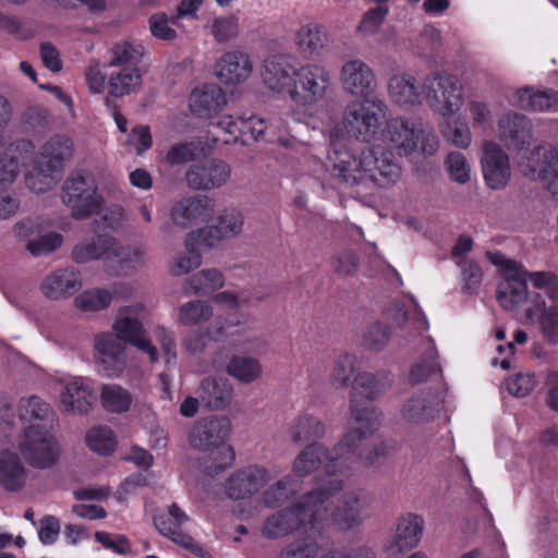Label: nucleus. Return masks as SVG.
Listing matches in <instances>:
<instances>
[{
    "mask_svg": "<svg viewBox=\"0 0 558 558\" xmlns=\"http://www.w3.org/2000/svg\"><path fill=\"white\" fill-rule=\"evenodd\" d=\"M243 226V217L236 209H226L217 219V223L197 230L205 239L214 242L235 236Z\"/></svg>",
    "mask_w": 558,
    "mask_h": 558,
    "instance_id": "f704fd0d",
    "label": "nucleus"
},
{
    "mask_svg": "<svg viewBox=\"0 0 558 558\" xmlns=\"http://www.w3.org/2000/svg\"><path fill=\"white\" fill-rule=\"evenodd\" d=\"M213 310L204 301H190L180 307V319L185 325H195L211 317Z\"/></svg>",
    "mask_w": 558,
    "mask_h": 558,
    "instance_id": "864d4df0",
    "label": "nucleus"
},
{
    "mask_svg": "<svg viewBox=\"0 0 558 558\" xmlns=\"http://www.w3.org/2000/svg\"><path fill=\"white\" fill-rule=\"evenodd\" d=\"M389 95L392 100L400 105H416L422 100L424 95L423 85L410 74L395 75L388 84Z\"/></svg>",
    "mask_w": 558,
    "mask_h": 558,
    "instance_id": "473e14b6",
    "label": "nucleus"
},
{
    "mask_svg": "<svg viewBox=\"0 0 558 558\" xmlns=\"http://www.w3.org/2000/svg\"><path fill=\"white\" fill-rule=\"evenodd\" d=\"M446 166L452 180L465 183L470 179V168L463 154L450 153L446 159Z\"/></svg>",
    "mask_w": 558,
    "mask_h": 558,
    "instance_id": "bf43d9fd",
    "label": "nucleus"
},
{
    "mask_svg": "<svg viewBox=\"0 0 558 558\" xmlns=\"http://www.w3.org/2000/svg\"><path fill=\"white\" fill-rule=\"evenodd\" d=\"M518 105L521 109L534 112H553L558 110V90L554 88L536 89L525 86L517 90Z\"/></svg>",
    "mask_w": 558,
    "mask_h": 558,
    "instance_id": "bb28decb",
    "label": "nucleus"
},
{
    "mask_svg": "<svg viewBox=\"0 0 558 558\" xmlns=\"http://www.w3.org/2000/svg\"><path fill=\"white\" fill-rule=\"evenodd\" d=\"M95 400L93 389L82 378L69 383L61 393V403L68 412L87 413Z\"/></svg>",
    "mask_w": 558,
    "mask_h": 558,
    "instance_id": "c756f323",
    "label": "nucleus"
},
{
    "mask_svg": "<svg viewBox=\"0 0 558 558\" xmlns=\"http://www.w3.org/2000/svg\"><path fill=\"white\" fill-rule=\"evenodd\" d=\"M387 14L388 8L386 5H378L376 8L369 9L364 13L357 29L365 34L375 33L383 24Z\"/></svg>",
    "mask_w": 558,
    "mask_h": 558,
    "instance_id": "0e129e2a",
    "label": "nucleus"
},
{
    "mask_svg": "<svg viewBox=\"0 0 558 558\" xmlns=\"http://www.w3.org/2000/svg\"><path fill=\"white\" fill-rule=\"evenodd\" d=\"M530 162L532 173L547 183L550 193L558 194V151L537 146L531 153Z\"/></svg>",
    "mask_w": 558,
    "mask_h": 558,
    "instance_id": "393cba45",
    "label": "nucleus"
},
{
    "mask_svg": "<svg viewBox=\"0 0 558 558\" xmlns=\"http://www.w3.org/2000/svg\"><path fill=\"white\" fill-rule=\"evenodd\" d=\"M26 482V471L15 452H0V486L7 492L21 490Z\"/></svg>",
    "mask_w": 558,
    "mask_h": 558,
    "instance_id": "7c9ffc66",
    "label": "nucleus"
},
{
    "mask_svg": "<svg viewBox=\"0 0 558 558\" xmlns=\"http://www.w3.org/2000/svg\"><path fill=\"white\" fill-rule=\"evenodd\" d=\"M447 393V386L444 390L432 392L421 391L410 397L401 407L400 413L407 423L425 424L434 421L440 413Z\"/></svg>",
    "mask_w": 558,
    "mask_h": 558,
    "instance_id": "ddd939ff",
    "label": "nucleus"
},
{
    "mask_svg": "<svg viewBox=\"0 0 558 558\" xmlns=\"http://www.w3.org/2000/svg\"><path fill=\"white\" fill-rule=\"evenodd\" d=\"M71 257L78 264L104 259L110 276H126L142 262L141 252L120 245L107 233H99L90 242L75 245Z\"/></svg>",
    "mask_w": 558,
    "mask_h": 558,
    "instance_id": "423d86ee",
    "label": "nucleus"
},
{
    "mask_svg": "<svg viewBox=\"0 0 558 558\" xmlns=\"http://www.w3.org/2000/svg\"><path fill=\"white\" fill-rule=\"evenodd\" d=\"M126 351H96L97 371L105 377H118L126 366Z\"/></svg>",
    "mask_w": 558,
    "mask_h": 558,
    "instance_id": "de8ad7c7",
    "label": "nucleus"
},
{
    "mask_svg": "<svg viewBox=\"0 0 558 558\" xmlns=\"http://www.w3.org/2000/svg\"><path fill=\"white\" fill-rule=\"evenodd\" d=\"M95 539L106 549H110L119 555H128L131 553V543L124 535L112 536L108 532L98 531L95 533Z\"/></svg>",
    "mask_w": 558,
    "mask_h": 558,
    "instance_id": "680f3d73",
    "label": "nucleus"
},
{
    "mask_svg": "<svg viewBox=\"0 0 558 558\" xmlns=\"http://www.w3.org/2000/svg\"><path fill=\"white\" fill-rule=\"evenodd\" d=\"M392 384L388 373L360 374L352 386L350 412L357 424L338 442L333 454L320 446H310L302 450L294 460L293 470L296 475L305 476L314 471H323L327 475L339 472L352 474L355 464L365 468L378 466L388 454L385 441L369 445V438L380 427L381 412L374 405L362 407L360 400L374 401Z\"/></svg>",
    "mask_w": 558,
    "mask_h": 558,
    "instance_id": "f257e3e1",
    "label": "nucleus"
},
{
    "mask_svg": "<svg viewBox=\"0 0 558 558\" xmlns=\"http://www.w3.org/2000/svg\"><path fill=\"white\" fill-rule=\"evenodd\" d=\"M490 264L500 267L502 281L498 284L496 298L506 310L513 312L523 324L538 322L544 338L550 344L558 343V292H530L514 260L500 252L490 253Z\"/></svg>",
    "mask_w": 558,
    "mask_h": 558,
    "instance_id": "7ed1b4c3",
    "label": "nucleus"
},
{
    "mask_svg": "<svg viewBox=\"0 0 558 558\" xmlns=\"http://www.w3.org/2000/svg\"><path fill=\"white\" fill-rule=\"evenodd\" d=\"M332 523L318 525L315 532L304 533L305 537L299 538L287 545L280 555V558H316L319 550L328 547L330 537L328 529Z\"/></svg>",
    "mask_w": 558,
    "mask_h": 558,
    "instance_id": "4be33fe9",
    "label": "nucleus"
},
{
    "mask_svg": "<svg viewBox=\"0 0 558 558\" xmlns=\"http://www.w3.org/2000/svg\"><path fill=\"white\" fill-rule=\"evenodd\" d=\"M63 236L57 232H49L40 236L37 241H31L27 243V250L34 256H40L49 254L61 246Z\"/></svg>",
    "mask_w": 558,
    "mask_h": 558,
    "instance_id": "13d9d810",
    "label": "nucleus"
},
{
    "mask_svg": "<svg viewBox=\"0 0 558 558\" xmlns=\"http://www.w3.org/2000/svg\"><path fill=\"white\" fill-rule=\"evenodd\" d=\"M214 301L222 307L223 311L227 312V317L223 322L220 320V317L216 320L217 329L216 335L217 339L228 336H233L234 331L229 330L232 327H235L240 324V317L238 314L239 311V300L235 294L231 292H219L215 295Z\"/></svg>",
    "mask_w": 558,
    "mask_h": 558,
    "instance_id": "e433bc0d",
    "label": "nucleus"
},
{
    "mask_svg": "<svg viewBox=\"0 0 558 558\" xmlns=\"http://www.w3.org/2000/svg\"><path fill=\"white\" fill-rule=\"evenodd\" d=\"M413 313L410 315L404 304L396 302L391 304L390 307L388 308V316L399 327L410 320L416 330L421 332L427 331L429 325L425 314L418 307V304L415 301H413Z\"/></svg>",
    "mask_w": 558,
    "mask_h": 558,
    "instance_id": "c03bdc74",
    "label": "nucleus"
},
{
    "mask_svg": "<svg viewBox=\"0 0 558 558\" xmlns=\"http://www.w3.org/2000/svg\"><path fill=\"white\" fill-rule=\"evenodd\" d=\"M73 143L64 135H54L47 141L37 157V166L50 175H61L64 161L72 156Z\"/></svg>",
    "mask_w": 558,
    "mask_h": 558,
    "instance_id": "a211bd4d",
    "label": "nucleus"
},
{
    "mask_svg": "<svg viewBox=\"0 0 558 558\" xmlns=\"http://www.w3.org/2000/svg\"><path fill=\"white\" fill-rule=\"evenodd\" d=\"M357 368V359L353 352L345 351L341 354L333 369L335 380L341 386H347Z\"/></svg>",
    "mask_w": 558,
    "mask_h": 558,
    "instance_id": "5fc2aeb1",
    "label": "nucleus"
},
{
    "mask_svg": "<svg viewBox=\"0 0 558 558\" xmlns=\"http://www.w3.org/2000/svg\"><path fill=\"white\" fill-rule=\"evenodd\" d=\"M62 202L71 209L76 220L98 214L105 198L98 191L94 174L81 169L69 175L62 186Z\"/></svg>",
    "mask_w": 558,
    "mask_h": 558,
    "instance_id": "6e6552de",
    "label": "nucleus"
},
{
    "mask_svg": "<svg viewBox=\"0 0 558 558\" xmlns=\"http://www.w3.org/2000/svg\"><path fill=\"white\" fill-rule=\"evenodd\" d=\"M34 145L28 140H20L11 144L8 150L0 156V189L11 184L20 172V160L12 155L13 151H33Z\"/></svg>",
    "mask_w": 558,
    "mask_h": 558,
    "instance_id": "58836bf2",
    "label": "nucleus"
},
{
    "mask_svg": "<svg viewBox=\"0 0 558 558\" xmlns=\"http://www.w3.org/2000/svg\"><path fill=\"white\" fill-rule=\"evenodd\" d=\"M213 202L207 196L185 197L178 202V210L190 213L193 221H205L213 214Z\"/></svg>",
    "mask_w": 558,
    "mask_h": 558,
    "instance_id": "3c124183",
    "label": "nucleus"
},
{
    "mask_svg": "<svg viewBox=\"0 0 558 558\" xmlns=\"http://www.w3.org/2000/svg\"><path fill=\"white\" fill-rule=\"evenodd\" d=\"M227 372L239 381L250 384L259 377L262 367L253 357L235 356L229 362Z\"/></svg>",
    "mask_w": 558,
    "mask_h": 558,
    "instance_id": "09e8293b",
    "label": "nucleus"
},
{
    "mask_svg": "<svg viewBox=\"0 0 558 558\" xmlns=\"http://www.w3.org/2000/svg\"><path fill=\"white\" fill-rule=\"evenodd\" d=\"M142 76L137 66L122 68L121 71L112 73L109 77V96L121 97L130 94L141 85Z\"/></svg>",
    "mask_w": 558,
    "mask_h": 558,
    "instance_id": "a19ab883",
    "label": "nucleus"
},
{
    "mask_svg": "<svg viewBox=\"0 0 558 558\" xmlns=\"http://www.w3.org/2000/svg\"><path fill=\"white\" fill-rule=\"evenodd\" d=\"M501 136L512 145L523 148L531 137V122L522 113L508 112L499 120Z\"/></svg>",
    "mask_w": 558,
    "mask_h": 558,
    "instance_id": "72a5a7b5",
    "label": "nucleus"
},
{
    "mask_svg": "<svg viewBox=\"0 0 558 558\" xmlns=\"http://www.w3.org/2000/svg\"><path fill=\"white\" fill-rule=\"evenodd\" d=\"M441 134L453 145L460 148H466L471 143V132L466 122L450 118L441 125Z\"/></svg>",
    "mask_w": 558,
    "mask_h": 558,
    "instance_id": "603ef678",
    "label": "nucleus"
},
{
    "mask_svg": "<svg viewBox=\"0 0 558 558\" xmlns=\"http://www.w3.org/2000/svg\"><path fill=\"white\" fill-rule=\"evenodd\" d=\"M251 72L250 57L242 51L226 52L216 65L217 77L226 85H235L245 81Z\"/></svg>",
    "mask_w": 558,
    "mask_h": 558,
    "instance_id": "a878e982",
    "label": "nucleus"
},
{
    "mask_svg": "<svg viewBox=\"0 0 558 558\" xmlns=\"http://www.w3.org/2000/svg\"><path fill=\"white\" fill-rule=\"evenodd\" d=\"M291 480L289 477H284L279 480L275 485L270 486L263 496V500L268 507H276L278 504L282 502L288 498L289 495V485Z\"/></svg>",
    "mask_w": 558,
    "mask_h": 558,
    "instance_id": "774afa93",
    "label": "nucleus"
},
{
    "mask_svg": "<svg viewBox=\"0 0 558 558\" xmlns=\"http://www.w3.org/2000/svg\"><path fill=\"white\" fill-rule=\"evenodd\" d=\"M535 378L529 373H518L506 379L507 390L514 397H525L535 387Z\"/></svg>",
    "mask_w": 558,
    "mask_h": 558,
    "instance_id": "052dcab7",
    "label": "nucleus"
},
{
    "mask_svg": "<svg viewBox=\"0 0 558 558\" xmlns=\"http://www.w3.org/2000/svg\"><path fill=\"white\" fill-rule=\"evenodd\" d=\"M385 109V102L379 99L351 101L343 112L347 133L362 142L372 141L378 132Z\"/></svg>",
    "mask_w": 558,
    "mask_h": 558,
    "instance_id": "9d476101",
    "label": "nucleus"
},
{
    "mask_svg": "<svg viewBox=\"0 0 558 558\" xmlns=\"http://www.w3.org/2000/svg\"><path fill=\"white\" fill-rule=\"evenodd\" d=\"M82 287L81 274L74 268L58 269L44 279L40 290L50 300L73 295Z\"/></svg>",
    "mask_w": 558,
    "mask_h": 558,
    "instance_id": "b1692460",
    "label": "nucleus"
},
{
    "mask_svg": "<svg viewBox=\"0 0 558 558\" xmlns=\"http://www.w3.org/2000/svg\"><path fill=\"white\" fill-rule=\"evenodd\" d=\"M140 59L138 51L132 44L125 41L117 44L112 48V59L110 64L114 66L134 68L137 65Z\"/></svg>",
    "mask_w": 558,
    "mask_h": 558,
    "instance_id": "6e6d98bb",
    "label": "nucleus"
},
{
    "mask_svg": "<svg viewBox=\"0 0 558 558\" xmlns=\"http://www.w3.org/2000/svg\"><path fill=\"white\" fill-rule=\"evenodd\" d=\"M295 68L284 56H272L265 60L262 78L265 86L275 93H287L295 82Z\"/></svg>",
    "mask_w": 558,
    "mask_h": 558,
    "instance_id": "6ab92c4d",
    "label": "nucleus"
},
{
    "mask_svg": "<svg viewBox=\"0 0 558 558\" xmlns=\"http://www.w3.org/2000/svg\"><path fill=\"white\" fill-rule=\"evenodd\" d=\"M326 38L324 27L312 23L298 31L296 45L302 53L312 56L324 47Z\"/></svg>",
    "mask_w": 558,
    "mask_h": 558,
    "instance_id": "79ce46f5",
    "label": "nucleus"
},
{
    "mask_svg": "<svg viewBox=\"0 0 558 558\" xmlns=\"http://www.w3.org/2000/svg\"><path fill=\"white\" fill-rule=\"evenodd\" d=\"M439 378L444 387V375L439 364L438 351H430L427 356H423L410 368L409 383L412 386L425 383L429 379Z\"/></svg>",
    "mask_w": 558,
    "mask_h": 558,
    "instance_id": "4c0bfd02",
    "label": "nucleus"
},
{
    "mask_svg": "<svg viewBox=\"0 0 558 558\" xmlns=\"http://www.w3.org/2000/svg\"><path fill=\"white\" fill-rule=\"evenodd\" d=\"M325 434V426L324 424L316 417L312 415H303L298 418L295 424L290 429L291 438L294 442H306V441H313L311 446H320L323 447L328 453L333 454L336 451V447L338 444L329 450L322 444L316 442V439L322 438ZM310 447V445H308ZM307 446L305 447V449Z\"/></svg>",
    "mask_w": 558,
    "mask_h": 558,
    "instance_id": "c9c22d12",
    "label": "nucleus"
},
{
    "mask_svg": "<svg viewBox=\"0 0 558 558\" xmlns=\"http://www.w3.org/2000/svg\"><path fill=\"white\" fill-rule=\"evenodd\" d=\"M423 92L428 107L445 118H451L463 106V86L458 76L446 71L428 74Z\"/></svg>",
    "mask_w": 558,
    "mask_h": 558,
    "instance_id": "1a4fd4ad",
    "label": "nucleus"
},
{
    "mask_svg": "<svg viewBox=\"0 0 558 558\" xmlns=\"http://www.w3.org/2000/svg\"><path fill=\"white\" fill-rule=\"evenodd\" d=\"M128 313H130L129 306H124L120 310V316L112 327L116 338L136 349H156L146 339L143 324L137 318L122 316Z\"/></svg>",
    "mask_w": 558,
    "mask_h": 558,
    "instance_id": "cd10ccee",
    "label": "nucleus"
},
{
    "mask_svg": "<svg viewBox=\"0 0 558 558\" xmlns=\"http://www.w3.org/2000/svg\"><path fill=\"white\" fill-rule=\"evenodd\" d=\"M186 255L178 257L171 268L174 276H182L197 268L202 264L201 247H214V242L205 239L198 231L190 232L184 241Z\"/></svg>",
    "mask_w": 558,
    "mask_h": 558,
    "instance_id": "c85d7f7f",
    "label": "nucleus"
},
{
    "mask_svg": "<svg viewBox=\"0 0 558 558\" xmlns=\"http://www.w3.org/2000/svg\"><path fill=\"white\" fill-rule=\"evenodd\" d=\"M112 301V294L106 289H89L74 299L75 306L83 312H98L107 308Z\"/></svg>",
    "mask_w": 558,
    "mask_h": 558,
    "instance_id": "8fccbe9b",
    "label": "nucleus"
},
{
    "mask_svg": "<svg viewBox=\"0 0 558 558\" xmlns=\"http://www.w3.org/2000/svg\"><path fill=\"white\" fill-rule=\"evenodd\" d=\"M332 476L326 486L306 493L292 507L266 518L262 526V535L268 539H277L294 531L315 532L317 526L324 523H332L342 531L359 525L362 509L365 507L363 492L345 493L339 505L330 511L329 499L343 488V478H349L351 473L341 475L337 472Z\"/></svg>",
    "mask_w": 558,
    "mask_h": 558,
    "instance_id": "f03ea898",
    "label": "nucleus"
},
{
    "mask_svg": "<svg viewBox=\"0 0 558 558\" xmlns=\"http://www.w3.org/2000/svg\"><path fill=\"white\" fill-rule=\"evenodd\" d=\"M329 159L335 174L350 185L372 182L378 187H389L401 178V167L393 154L379 147L363 149L359 156L340 147Z\"/></svg>",
    "mask_w": 558,
    "mask_h": 558,
    "instance_id": "20e7f679",
    "label": "nucleus"
},
{
    "mask_svg": "<svg viewBox=\"0 0 558 558\" xmlns=\"http://www.w3.org/2000/svg\"><path fill=\"white\" fill-rule=\"evenodd\" d=\"M269 481L265 468L250 465L233 473L226 483V494L230 499H245L257 493Z\"/></svg>",
    "mask_w": 558,
    "mask_h": 558,
    "instance_id": "dca6fc26",
    "label": "nucleus"
},
{
    "mask_svg": "<svg viewBox=\"0 0 558 558\" xmlns=\"http://www.w3.org/2000/svg\"><path fill=\"white\" fill-rule=\"evenodd\" d=\"M294 78L291 100L300 107L312 108L325 98L331 77L324 65L307 63L298 68Z\"/></svg>",
    "mask_w": 558,
    "mask_h": 558,
    "instance_id": "9b49d317",
    "label": "nucleus"
},
{
    "mask_svg": "<svg viewBox=\"0 0 558 558\" xmlns=\"http://www.w3.org/2000/svg\"><path fill=\"white\" fill-rule=\"evenodd\" d=\"M509 179V157L496 143L490 142V190L505 187Z\"/></svg>",
    "mask_w": 558,
    "mask_h": 558,
    "instance_id": "ea45409f",
    "label": "nucleus"
},
{
    "mask_svg": "<svg viewBox=\"0 0 558 558\" xmlns=\"http://www.w3.org/2000/svg\"><path fill=\"white\" fill-rule=\"evenodd\" d=\"M225 283V278L217 269L201 270L189 279V289L186 293L208 294Z\"/></svg>",
    "mask_w": 558,
    "mask_h": 558,
    "instance_id": "49530a36",
    "label": "nucleus"
},
{
    "mask_svg": "<svg viewBox=\"0 0 558 558\" xmlns=\"http://www.w3.org/2000/svg\"><path fill=\"white\" fill-rule=\"evenodd\" d=\"M231 432L230 420L226 416H210L196 421L189 433V444L195 450L203 452L217 451L214 458V472L219 473L231 466L235 453L226 444Z\"/></svg>",
    "mask_w": 558,
    "mask_h": 558,
    "instance_id": "0eeeda50",
    "label": "nucleus"
},
{
    "mask_svg": "<svg viewBox=\"0 0 558 558\" xmlns=\"http://www.w3.org/2000/svg\"><path fill=\"white\" fill-rule=\"evenodd\" d=\"M341 80L345 90L366 98L373 93L376 81L368 64L361 60H350L341 69Z\"/></svg>",
    "mask_w": 558,
    "mask_h": 558,
    "instance_id": "412c9836",
    "label": "nucleus"
},
{
    "mask_svg": "<svg viewBox=\"0 0 558 558\" xmlns=\"http://www.w3.org/2000/svg\"><path fill=\"white\" fill-rule=\"evenodd\" d=\"M227 105V95L216 84L195 87L189 98V107L198 119L210 120L217 117Z\"/></svg>",
    "mask_w": 558,
    "mask_h": 558,
    "instance_id": "f3484780",
    "label": "nucleus"
},
{
    "mask_svg": "<svg viewBox=\"0 0 558 558\" xmlns=\"http://www.w3.org/2000/svg\"><path fill=\"white\" fill-rule=\"evenodd\" d=\"M60 521L54 515H44L39 520L38 538L45 545H52L57 542L60 534Z\"/></svg>",
    "mask_w": 558,
    "mask_h": 558,
    "instance_id": "e2e57ef3",
    "label": "nucleus"
},
{
    "mask_svg": "<svg viewBox=\"0 0 558 558\" xmlns=\"http://www.w3.org/2000/svg\"><path fill=\"white\" fill-rule=\"evenodd\" d=\"M423 527L424 520L418 514L407 513L401 517L397 524L393 546L398 551L416 547L422 538Z\"/></svg>",
    "mask_w": 558,
    "mask_h": 558,
    "instance_id": "2f4dec72",
    "label": "nucleus"
},
{
    "mask_svg": "<svg viewBox=\"0 0 558 558\" xmlns=\"http://www.w3.org/2000/svg\"><path fill=\"white\" fill-rule=\"evenodd\" d=\"M202 405L210 411L226 409L232 400L233 387L227 378H204L195 391Z\"/></svg>",
    "mask_w": 558,
    "mask_h": 558,
    "instance_id": "5701e85b",
    "label": "nucleus"
},
{
    "mask_svg": "<svg viewBox=\"0 0 558 558\" xmlns=\"http://www.w3.org/2000/svg\"><path fill=\"white\" fill-rule=\"evenodd\" d=\"M190 521V517L173 502L168 507V512L155 517L154 524L158 532L174 544L185 548L199 558H209V554L190 534L183 531V525Z\"/></svg>",
    "mask_w": 558,
    "mask_h": 558,
    "instance_id": "f8f14e48",
    "label": "nucleus"
},
{
    "mask_svg": "<svg viewBox=\"0 0 558 558\" xmlns=\"http://www.w3.org/2000/svg\"><path fill=\"white\" fill-rule=\"evenodd\" d=\"M194 146L192 143H179L170 147L166 155V161L170 166H178L194 159Z\"/></svg>",
    "mask_w": 558,
    "mask_h": 558,
    "instance_id": "338daca9",
    "label": "nucleus"
},
{
    "mask_svg": "<svg viewBox=\"0 0 558 558\" xmlns=\"http://www.w3.org/2000/svg\"><path fill=\"white\" fill-rule=\"evenodd\" d=\"M383 141L398 155H409L417 149V135L414 123L410 120L393 118L386 122L381 133Z\"/></svg>",
    "mask_w": 558,
    "mask_h": 558,
    "instance_id": "aec40b11",
    "label": "nucleus"
},
{
    "mask_svg": "<svg viewBox=\"0 0 558 558\" xmlns=\"http://www.w3.org/2000/svg\"><path fill=\"white\" fill-rule=\"evenodd\" d=\"M19 415L24 423H29L24 429V439L20 445L24 459L35 468H49L58 459L54 450L53 415L49 403L37 396L21 399Z\"/></svg>",
    "mask_w": 558,
    "mask_h": 558,
    "instance_id": "39448f33",
    "label": "nucleus"
},
{
    "mask_svg": "<svg viewBox=\"0 0 558 558\" xmlns=\"http://www.w3.org/2000/svg\"><path fill=\"white\" fill-rule=\"evenodd\" d=\"M60 177L61 175L47 174L43 172L40 169H38V166L36 165L35 171L29 172L25 175V184L29 190H32L35 193H45L51 189L53 183Z\"/></svg>",
    "mask_w": 558,
    "mask_h": 558,
    "instance_id": "69168bd1",
    "label": "nucleus"
},
{
    "mask_svg": "<svg viewBox=\"0 0 558 558\" xmlns=\"http://www.w3.org/2000/svg\"><path fill=\"white\" fill-rule=\"evenodd\" d=\"M102 407L112 413L126 412L132 403L131 393L117 385H105L100 393Z\"/></svg>",
    "mask_w": 558,
    "mask_h": 558,
    "instance_id": "a18cd8bd",
    "label": "nucleus"
},
{
    "mask_svg": "<svg viewBox=\"0 0 558 558\" xmlns=\"http://www.w3.org/2000/svg\"><path fill=\"white\" fill-rule=\"evenodd\" d=\"M85 439L92 451L105 457L110 456L118 445L113 430L107 426L89 428Z\"/></svg>",
    "mask_w": 558,
    "mask_h": 558,
    "instance_id": "37998d69",
    "label": "nucleus"
},
{
    "mask_svg": "<svg viewBox=\"0 0 558 558\" xmlns=\"http://www.w3.org/2000/svg\"><path fill=\"white\" fill-rule=\"evenodd\" d=\"M217 126L228 135L222 140L225 144L241 143L242 145L256 142L267 129L266 121L254 114L236 118L225 116L217 122Z\"/></svg>",
    "mask_w": 558,
    "mask_h": 558,
    "instance_id": "4468645a",
    "label": "nucleus"
},
{
    "mask_svg": "<svg viewBox=\"0 0 558 558\" xmlns=\"http://www.w3.org/2000/svg\"><path fill=\"white\" fill-rule=\"evenodd\" d=\"M230 175L228 163L222 160L207 159L193 163L186 171L187 185L194 190H210L221 186Z\"/></svg>",
    "mask_w": 558,
    "mask_h": 558,
    "instance_id": "2eb2a0df",
    "label": "nucleus"
},
{
    "mask_svg": "<svg viewBox=\"0 0 558 558\" xmlns=\"http://www.w3.org/2000/svg\"><path fill=\"white\" fill-rule=\"evenodd\" d=\"M391 337V329L381 322H375L367 326L363 333V344L365 347H384Z\"/></svg>",
    "mask_w": 558,
    "mask_h": 558,
    "instance_id": "4d7b16f0",
    "label": "nucleus"
}]
</instances>
